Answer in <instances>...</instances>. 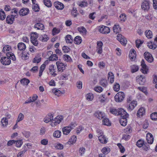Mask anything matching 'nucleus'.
Wrapping results in <instances>:
<instances>
[{"mask_svg": "<svg viewBox=\"0 0 157 157\" xmlns=\"http://www.w3.org/2000/svg\"><path fill=\"white\" fill-rule=\"evenodd\" d=\"M119 19L121 22H123L126 19V15L125 14L123 13L121 14L119 17Z\"/></svg>", "mask_w": 157, "mask_h": 157, "instance_id": "50", "label": "nucleus"}, {"mask_svg": "<svg viewBox=\"0 0 157 157\" xmlns=\"http://www.w3.org/2000/svg\"><path fill=\"white\" fill-rule=\"evenodd\" d=\"M113 88L114 91L117 92L120 89V86L119 84L117 83H116L113 87Z\"/></svg>", "mask_w": 157, "mask_h": 157, "instance_id": "58", "label": "nucleus"}, {"mask_svg": "<svg viewBox=\"0 0 157 157\" xmlns=\"http://www.w3.org/2000/svg\"><path fill=\"white\" fill-rule=\"evenodd\" d=\"M94 116L99 119L101 120L105 117V115L103 113L99 111L96 112L94 114Z\"/></svg>", "mask_w": 157, "mask_h": 157, "instance_id": "14", "label": "nucleus"}, {"mask_svg": "<svg viewBox=\"0 0 157 157\" xmlns=\"http://www.w3.org/2000/svg\"><path fill=\"white\" fill-rule=\"evenodd\" d=\"M136 101H132L127 106V108L128 110L131 111L137 105Z\"/></svg>", "mask_w": 157, "mask_h": 157, "instance_id": "17", "label": "nucleus"}, {"mask_svg": "<svg viewBox=\"0 0 157 157\" xmlns=\"http://www.w3.org/2000/svg\"><path fill=\"white\" fill-rule=\"evenodd\" d=\"M117 40L121 43L124 45H126L127 43V40L122 36L121 34H118L117 36Z\"/></svg>", "mask_w": 157, "mask_h": 157, "instance_id": "9", "label": "nucleus"}, {"mask_svg": "<svg viewBox=\"0 0 157 157\" xmlns=\"http://www.w3.org/2000/svg\"><path fill=\"white\" fill-rule=\"evenodd\" d=\"M146 36L148 39H151L153 37V33L152 32L149 30H146L145 32Z\"/></svg>", "mask_w": 157, "mask_h": 157, "instance_id": "33", "label": "nucleus"}, {"mask_svg": "<svg viewBox=\"0 0 157 157\" xmlns=\"http://www.w3.org/2000/svg\"><path fill=\"white\" fill-rule=\"evenodd\" d=\"M98 139L99 141L102 144H105L107 142L108 138L104 135L99 136Z\"/></svg>", "mask_w": 157, "mask_h": 157, "instance_id": "20", "label": "nucleus"}, {"mask_svg": "<svg viewBox=\"0 0 157 157\" xmlns=\"http://www.w3.org/2000/svg\"><path fill=\"white\" fill-rule=\"evenodd\" d=\"M56 67L54 65L52 64L49 66L48 70L50 74L52 76L55 77L57 74L56 73Z\"/></svg>", "mask_w": 157, "mask_h": 157, "instance_id": "6", "label": "nucleus"}, {"mask_svg": "<svg viewBox=\"0 0 157 157\" xmlns=\"http://www.w3.org/2000/svg\"><path fill=\"white\" fill-rule=\"evenodd\" d=\"M141 65L142 67V68L140 69L141 71L144 74H147L148 69L147 68V65L145 64V62L143 59H142L141 61Z\"/></svg>", "mask_w": 157, "mask_h": 157, "instance_id": "12", "label": "nucleus"}, {"mask_svg": "<svg viewBox=\"0 0 157 157\" xmlns=\"http://www.w3.org/2000/svg\"><path fill=\"white\" fill-rule=\"evenodd\" d=\"M63 59L67 62H70L71 61V57L67 55H64L63 56Z\"/></svg>", "mask_w": 157, "mask_h": 157, "instance_id": "51", "label": "nucleus"}, {"mask_svg": "<svg viewBox=\"0 0 157 157\" xmlns=\"http://www.w3.org/2000/svg\"><path fill=\"white\" fill-rule=\"evenodd\" d=\"M74 43L75 44H79L82 42V39L81 37L79 36L75 37L74 40Z\"/></svg>", "mask_w": 157, "mask_h": 157, "instance_id": "37", "label": "nucleus"}, {"mask_svg": "<svg viewBox=\"0 0 157 157\" xmlns=\"http://www.w3.org/2000/svg\"><path fill=\"white\" fill-rule=\"evenodd\" d=\"M117 145L120 150V152L122 153H124L125 151V148L124 147L122 146L121 144L120 143L117 144Z\"/></svg>", "mask_w": 157, "mask_h": 157, "instance_id": "61", "label": "nucleus"}, {"mask_svg": "<svg viewBox=\"0 0 157 157\" xmlns=\"http://www.w3.org/2000/svg\"><path fill=\"white\" fill-rule=\"evenodd\" d=\"M145 110L143 107H140L138 110L136 115L138 117H140L145 114Z\"/></svg>", "mask_w": 157, "mask_h": 157, "instance_id": "22", "label": "nucleus"}, {"mask_svg": "<svg viewBox=\"0 0 157 157\" xmlns=\"http://www.w3.org/2000/svg\"><path fill=\"white\" fill-rule=\"evenodd\" d=\"M98 31L101 33L104 34H107L110 32L109 27L104 25L99 26Z\"/></svg>", "mask_w": 157, "mask_h": 157, "instance_id": "5", "label": "nucleus"}, {"mask_svg": "<svg viewBox=\"0 0 157 157\" xmlns=\"http://www.w3.org/2000/svg\"><path fill=\"white\" fill-rule=\"evenodd\" d=\"M49 39L48 37L46 35L40 36L39 39L42 41H46Z\"/></svg>", "mask_w": 157, "mask_h": 157, "instance_id": "43", "label": "nucleus"}, {"mask_svg": "<svg viewBox=\"0 0 157 157\" xmlns=\"http://www.w3.org/2000/svg\"><path fill=\"white\" fill-rule=\"evenodd\" d=\"M119 115H121V118H127L128 114L122 108L118 109Z\"/></svg>", "mask_w": 157, "mask_h": 157, "instance_id": "10", "label": "nucleus"}, {"mask_svg": "<svg viewBox=\"0 0 157 157\" xmlns=\"http://www.w3.org/2000/svg\"><path fill=\"white\" fill-rule=\"evenodd\" d=\"M144 143V141L139 140L136 142V145L138 147H140L143 146Z\"/></svg>", "mask_w": 157, "mask_h": 157, "instance_id": "54", "label": "nucleus"}, {"mask_svg": "<svg viewBox=\"0 0 157 157\" xmlns=\"http://www.w3.org/2000/svg\"><path fill=\"white\" fill-rule=\"evenodd\" d=\"M29 10L28 9L23 8L21 9L19 11V14L21 16H24L29 13Z\"/></svg>", "mask_w": 157, "mask_h": 157, "instance_id": "23", "label": "nucleus"}, {"mask_svg": "<svg viewBox=\"0 0 157 157\" xmlns=\"http://www.w3.org/2000/svg\"><path fill=\"white\" fill-rule=\"evenodd\" d=\"M24 115L22 113H20L18 117V118L17 121V122H19L22 121L24 118Z\"/></svg>", "mask_w": 157, "mask_h": 157, "instance_id": "63", "label": "nucleus"}, {"mask_svg": "<svg viewBox=\"0 0 157 157\" xmlns=\"http://www.w3.org/2000/svg\"><path fill=\"white\" fill-rule=\"evenodd\" d=\"M102 119V124L103 125L106 126L111 125V123L108 118L105 117Z\"/></svg>", "mask_w": 157, "mask_h": 157, "instance_id": "31", "label": "nucleus"}, {"mask_svg": "<svg viewBox=\"0 0 157 157\" xmlns=\"http://www.w3.org/2000/svg\"><path fill=\"white\" fill-rule=\"evenodd\" d=\"M17 48L20 51H23L26 48V46L25 44L23 43H19L17 45Z\"/></svg>", "mask_w": 157, "mask_h": 157, "instance_id": "27", "label": "nucleus"}, {"mask_svg": "<svg viewBox=\"0 0 157 157\" xmlns=\"http://www.w3.org/2000/svg\"><path fill=\"white\" fill-rule=\"evenodd\" d=\"M102 46L103 43L101 41L97 42V52L98 54H100L102 53Z\"/></svg>", "mask_w": 157, "mask_h": 157, "instance_id": "15", "label": "nucleus"}, {"mask_svg": "<svg viewBox=\"0 0 157 157\" xmlns=\"http://www.w3.org/2000/svg\"><path fill=\"white\" fill-rule=\"evenodd\" d=\"M45 64L44 63L42 64L40 66L39 75L40 77L42 75L43 72L45 68Z\"/></svg>", "mask_w": 157, "mask_h": 157, "instance_id": "42", "label": "nucleus"}, {"mask_svg": "<svg viewBox=\"0 0 157 157\" xmlns=\"http://www.w3.org/2000/svg\"><path fill=\"white\" fill-rule=\"evenodd\" d=\"M11 50V48L10 46L6 45L3 48L2 51L5 53H6L7 52H10Z\"/></svg>", "mask_w": 157, "mask_h": 157, "instance_id": "48", "label": "nucleus"}, {"mask_svg": "<svg viewBox=\"0 0 157 157\" xmlns=\"http://www.w3.org/2000/svg\"><path fill=\"white\" fill-rule=\"evenodd\" d=\"M101 151L104 154L106 155L110 151V149L108 147H105L102 149Z\"/></svg>", "mask_w": 157, "mask_h": 157, "instance_id": "47", "label": "nucleus"}, {"mask_svg": "<svg viewBox=\"0 0 157 157\" xmlns=\"http://www.w3.org/2000/svg\"><path fill=\"white\" fill-rule=\"evenodd\" d=\"M146 138L147 142L149 144H151L153 143L154 138L152 134L150 133L147 134Z\"/></svg>", "mask_w": 157, "mask_h": 157, "instance_id": "19", "label": "nucleus"}, {"mask_svg": "<svg viewBox=\"0 0 157 157\" xmlns=\"http://www.w3.org/2000/svg\"><path fill=\"white\" fill-rule=\"evenodd\" d=\"M78 31L83 35H86L87 33V30L85 27L83 26L78 27Z\"/></svg>", "mask_w": 157, "mask_h": 157, "instance_id": "28", "label": "nucleus"}, {"mask_svg": "<svg viewBox=\"0 0 157 157\" xmlns=\"http://www.w3.org/2000/svg\"><path fill=\"white\" fill-rule=\"evenodd\" d=\"M108 80L111 83H113L114 80V76L113 73L109 72L108 73Z\"/></svg>", "mask_w": 157, "mask_h": 157, "instance_id": "29", "label": "nucleus"}, {"mask_svg": "<svg viewBox=\"0 0 157 157\" xmlns=\"http://www.w3.org/2000/svg\"><path fill=\"white\" fill-rule=\"evenodd\" d=\"M21 84L23 85H27L29 83V80L27 79L24 78L21 79L20 81Z\"/></svg>", "mask_w": 157, "mask_h": 157, "instance_id": "45", "label": "nucleus"}, {"mask_svg": "<svg viewBox=\"0 0 157 157\" xmlns=\"http://www.w3.org/2000/svg\"><path fill=\"white\" fill-rule=\"evenodd\" d=\"M6 56L10 58V59H12L13 61L16 60V58L14 54L11 52H7Z\"/></svg>", "mask_w": 157, "mask_h": 157, "instance_id": "34", "label": "nucleus"}, {"mask_svg": "<svg viewBox=\"0 0 157 157\" xmlns=\"http://www.w3.org/2000/svg\"><path fill=\"white\" fill-rule=\"evenodd\" d=\"M138 67L136 65H133L131 66V70L132 73L138 71Z\"/></svg>", "mask_w": 157, "mask_h": 157, "instance_id": "49", "label": "nucleus"}, {"mask_svg": "<svg viewBox=\"0 0 157 157\" xmlns=\"http://www.w3.org/2000/svg\"><path fill=\"white\" fill-rule=\"evenodd\" d=\"M150 117L152 120H157V113L155 112L152 113Z\"/></svg>", "mask_w": 157, "mask_h": 157, "instance_id": "62", "label": "nucleus"}, {"mask_svg": "<svg viewBox=\"0 0 157 157\" xmlns=\"http://www.w3.org/2000/svg\"><path fill=\"white\" fill-rule=\"evenodd\" d=\"M86 99L88 101H91L93 100L94 96V95L91 93L87 94L86 96Z\"/></svg>", "mask_w": 157, "mask_h": 157, "instance_id": "39", "label": "nucleus"}, {"mask_svg": "<svg viewBox=\"0 0 157 157\" xmlns=\"http://www.w3.org/2000/svg\"><path fill=\"white\" fill-rule=\"evenodd\" d=\"M1 122L2 125L4 126H6L8 124V121L6 119V118H3L1 120Z\"/></svg>", "mask_w": 157, "mask_h": 157, "instance_id": "57", "label": "nucleus"}, {"mask_svg": "<svg viewBox=\"0 0 157 157\" xmlns=\"http://www.w3.org/2000/svg\"><path fill=\"white\" fill-rule=\"evenodd\" d=\"M106 99L105 94H101L98 96V100L101 103L104 102Z\"/></svg>", "mask_w": 157, "mask_h": 157, "instance_id": "32", "label": "nucleus"}, {"mask_svg": "<svg viewBox=\"0 0 157 157\" xmlns=\"http://www.w3.org/2000/svg\"><path fill=\"white\" fill-rule=\"evenodd\" d=\"M125 94L124 92L120 91L117 93L114 97L115 101L117 102L122 101L125 98Z\"/></svg>", "mask_w": 157, "mask_h": 157, "instance_id": "1", "label": "nucleus"}, {"mask_svg": "<svg viewBox=\"0 0 157 157\" xmlns=\"http://www.w3.org/2000/svg\"><path fill=\"white\" fill-rule=\"evenodd\" d=\"M127 118H121L120 120V123L121 125L123 126H125L127 125Z\"/></svg>", "mask_w": 157, "mask_h": 157, "instance_id": "35", "label": "nucleus"}, {"mask_svg": "<svg viewBox=\"0 0 157 157\" xmlns=\"http://www.w3.org/2000/svg\"><path fill=\"white\" fill-rule=\"evenodd\" d=\"M33 9L35 12H36L39 11L40 8L38 4H33Z\"/></svg>", "mask_w": 157, "mask_h": 157, "instance_id": "64", "label": "nucleus"}, {"mask_svg": "<svg viewBox=\"0 0 157 157\" xmlns=\"http://www.w3.org/2000/svg\"><path fill=\"white\" fill-rule=\"evenodd\" d=\"M71 131V128H70L68 126L64 127L62 128L63 133L65 135L68 134Z\"/></svg>", "mask_w": 157, "mask_h": 157, "instance_id": "24", "label": "nucleus"}, {"mask_svg": "<svg viewBox=\"0 0 157 157\" xmlns=\"http://www.w3.org/2000/svg\"><path fill=\"white\" fill-rule=\"evenodd\" d=\"M65 40L67 43H71L73 41V38L70 35H67L66 36Z\"/></svg>", "mask_w": 157, "mask_h": 157, "instance_id": "36", "label": "nucleus"}, {"mask_svg": "<svg viewBox=\"0 0 157 157\" xmlns=\"http://www.w3.org/2000/svg\"><path fill=\"white\" fill-rule=\"evenodd\" d=\"M41 60V58L39 56H36L34 59L33 61V63H39Z\"/></svg>", "mask_w": 157, "mask_h": 157, "instance_id": "59", "label": "nucleus"}, {"mask_svg": "<svg viewBox=\"0 0 157 157\" xmlns=\"http://www.w3.org/2000/svg\"><path fill=\"white\" fill-rule=\"evenodd\" d=\"M63 119V118L62 116L56 117L54 120L53 122H52V123L51 125L52 126H54L55 125L59 124Z\"/></svg>", "mask_w": 157, "mask_h": 157, "instance_id": "13", "label": "nucleus"}, {"mask_svg": "<svg viewBox=\"0 0 157 157\" xmlns=\"http://www.w3.org/2000/svg\"><path fill=\"white\" fill-rule=\"evenodd\" d=\"M118 109H110V112L114 115H119V112H118Z\"/></svg>", "mask_w": 157, "mask_h": 157, "instance_id": "52", "label": "nucleus"}, {"mask_svg": "<svg viewBox=\"0 0 157 157\" xmlns=\"http://www.w3.org/2000/svg\"><path fill=\"white\" fill-rule=\"evenodd\" d=\"M113 29L114 33H117L119 32L120 28L118 25H114L113 28Z\"/></svg>", "mask_w": 157, "mask_h": 157, "instance_id": "46", "label": "nucleus"}, {"mask_svg": "<svg viewBox=\"0 0 157 157\" xmlns=\"http://www.w3.org/2000/svg\"><path fill=\"white\" fill-rule=\"evenodd\" d=\"M129 57L132 61L134 60L136 57V52L133 49L131 50L129 55Z\"/></svg>", "mask_w": 157, "mask_h": 157, "instance_id": "18", "label": "nucleus"}, {"mask_svg": "<svg viewBox=\"0 0 157 157\" xmlns=\"http://www.w3.org/2000/svg\"><path fill=\"white\" fill-rule=\"evenodd\" d=\"M55 148L57 149L62 150L63 148V146L62 144L58 143L56 144L55 146Z\"/></svg>", "mask_w": 157, "mask_h": 157, "instance_id": "56", "label": "nucleus"}, {"mask_svg": "<svg viewBox=\"0 0 157 157\" xmlns=\"http://www.w3.org/2000/svg\"><path fill=\"white\" fill-rule=\"evenodd\" d=\"M38 37V35L36 32L32 33L31 34V41L34 46H37L38 44V42L37 40Z\"/></svg>", "mask_w": 157, "mask_h": 157, "instance_id": "2", "label": "nucleus"}, {"mask_svg": "<svg viewBox=\"0 0 157 157\" xmlns=\"http://www.w3.org/2000/svg\"><path fill=\"white\" fill-rule=\"evenodd\" d=\"M57 56L56 54H52L49 58V60L50 61L57 60H58Z\"/></svg>", "mask_w": 157, "mask_h": 157, "instance_id": "44", "label": "nucleus"}, {"mask_svg": "<svg viewBox=\"0 0 157 157\" xmlns=\"http://www.w3.org/2000/svg\"><path fill=\"white\" fill-rule=\"evenodd\" d=\"M53 136L56 138H59L61 135V132L60 131L58 130L54 132L53 134Z\"/></svg>", "mask_w": 157, "mask_h": 157, "instance_id": "55", "label": "nucleus"}, {"mask_svg": "<svg viewBox=\"0 0 157 157\" xmlns=\"http://www.w3.org/2000/svg\"><path fill=\"white\" fill-rule=\"evenodd\" d=\"M141 7L145 11H147L150 8V2L149 0H144L142 3Z\"/></svg>", "mask_w": 157, "mask_h": 157, "instance_id": "3", "label": "nucleus"}, {"mask_svg": "<svg viewBox=\"0 0 157 157\" xmlns=\"http://www.w3.org/2000/svg\"><path fill=\"white\" fill-rule=\"evenodd\" d=\"M100 85L104 87H105L107 85V81L105 79H101L100 82Z\"/></svg>", "mask_w": 157, "mask_h": 157, "instance_id": "38", "label": "nucleus"}, {"mask_svg": "<svg viewBox=\"0 0 157 157\" xmlns=\"http://www.w3.org/2000/svg\"><path fill=\"white\" fill-rule=\"evenodd\" d=\"M144 56L145 59L149 62L151 63L153 61V58L152 55L149 52H145L144 53Z\"/></svg>", "mask_w": 157, "mask_h": 157, "instance_id": "11", "label": "nucleus"}, {"mask_svg": "<svg viewBox=\"0 0 157 157\" xmlns=\"http://www.w3.org/2000/svg\"><path fill=\"white\" fill-rule=\"evenodd\" d=\"M34 28L37 29V30H43L44 29V25L40 23H37L35 25Z\"/></svg>", "mask_w": 157, "mask_h": 157, "instance_id": "30", "label": "nucleus"}, {"mask_svg": "<svg viewBox=\"0 0 157 157\" xmlns=\"http://www.w3.org/2000/svg\"><path fill=\"white\" fill-rule=\"evenodd\" d=\"M52 92L55 95L57 96H59L61 94H63V92H62L58 89L56 88L52 90Z\"/></svg>", "mask_w": 157, "mask_h": 157, "instance_id": "25", "label": "nucleus"}, {"mask_svg": "<svg viewBox=\"0 0 157 157\" xmlns=\"http://www.w3.org/2000/svg\"><path fill=\"white\" fill-rule=\"evenodd\" d=\"M6 14L4 11L0 10V20H3L6 18Z\"/></svg>", "mask_w": 157, "mask_h": 157, "instance_id": "41", "label": "nucleus"}, {"mask_svg": "<svg viewBox=\"0 0 157 157\" xmlns=\"http://www.w3.org/2000/svg\"><path fill=\"white\" fill-rule=\"evenodd\" d=\"M44 5L48 7H49L52 6V2L50 0H44Z\"/></svg>", "mask_w": 157, "mask_h": 157, "instance_id": "53", "label": "nucleus"}, {"mask_svg": "<svg viewBox=\"0 0 157 157\" xmlns=\"http://www.w3.org/2000/svg\"><path fill=\"white\" fill-rule=\"evenodd\" d=\"M77 125L76 122H72L68 126L71 128V130L74 129L75 128Z\"/></svg>", "mask_w": 157, "mask_h": 157, "instance_id": "60", "label": "nucleus"}, {"mask_svg": "<svg viewBox=\"0 0 157 157\" xmlns=\"http://www.w3.org/2000/svg\"><path fill=\"white\" fill-rule=\"evenodd\" d=\"M1 62L3 65H7L10 64L11 60L10 58L6 56V57H2L1 58Z\"/></svg>", "mask_w": 157, "mask_h": 157, "instance_id": "7", "label": "nucleus"}, {"mask_svg": "<svg viewBox=\"0 0 157 157\" xmlns=\"http://www.w3.org/2000/svg\"><path fill=\"white\" fill-rule=\"evenodd\" d=\"M16 16L15 15H9L6 18V23L9 24H12L14 21L15 17Z\"/></svg>", "mask_w": 157, "mask_h": 157, "instance_id": "8", "label": "nucleus"}, {"mask_svg": "<svg viewBox=\"0 0 157 157\" xmlns=\"http://www.w3.org/2000/svg\"><path fill=\"white\" fill-rule=\"evenodd\" d=\"M56 64L58 71L62 72L65 69L66 65L61 61H57Z\"/></svg>", "mask_w": 157, "mask_h": 157, "instance_id": "4", "label": "nucleus"}, {"mask_svg": "<svg viewBox=\"0 0 157 157\" xmlns=\"http://www.w3.org/2000/svg\"><path fill=\"white\" fill-rule=\"evenodd\" d=\"M54 5L55 7L58 10H62L64 7L63 4L58 1L55 2L54 3Z\"/></svg>", "mask_w": 157, "mask_h": 157, "instance_id": "21", "label": "nucleus"}, {"mask_svg": "<svg viewBox=\"0 0 157 157\" xmlns=\"http://www.w3.org/2000/svg\"><path fill=\"white\" fill-rule=\"evenodd\" d=\"M148 47L150 49H155L157 47L156 45L154 44L152 42H150L147 44Z\"/></svg>", "mask_w": 157, "mask_h": 157, "instance_id": "40", "label": "nucleus"}, {"mask_svg": "<svg viewBox=\"0 0 157 157\" xmlns=\"http://www.w3.org/2000/svg\"><path fill=\"white\" fill-rule=\"evenodd\" d=\"M53 118V114L51 113H49L48 115L44 119V121L46 123H48L49 122L52 121L53 122L54 120Z\"/></svg>", "mask_w": 157, "mask_h": 157, "instance_id": "16", "label": "nucleus"}, {"mask_svg": "<svg viewBox=\"0 0 157 157\" xmlns=\"http://www.w3.org/2000/svg\"><path fill=\"white\" fill-rule=\"evenodd\" d=\"M137 81L138 82L140 85H143L146 81V79L145 77L142 75H140V77L137 79Z\"/></svg>", "mask_w": 157, "mask_h": 157, "instance_id": "26", "label": "nucleus"}]
</instances>
